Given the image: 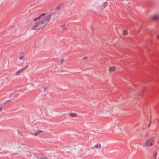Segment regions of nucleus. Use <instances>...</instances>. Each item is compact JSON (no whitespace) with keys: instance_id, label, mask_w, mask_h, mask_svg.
<instances>
[{"instance_id":"obj_1","label":"nucleus","mask_w":159,"mask_h":159,"mask_svg":"<svg viewBox=\"0 0 159 159\" xmlns=\"http://www.w3.org/2000/svg\"><path fill=\"white\" fill-rule=\"evenodd\" d=\"M52 15H46V13L42 14L38 17L35 18L33 20L36 21L39 19V20L35 23L31 28L33 30H36L43 28L47 25L51 19Z\"/></svg>"},{"instance_id":"obj_2","label":"nucleus","mask_w":159,"mask_h":159,"mask_svg":"<svg viewBox=\"0 0 159 159\" xmlns=\"http://www.w3.org/2000/svg\"><path fill=\"white\" fill-rule=\"evenodd\" d=\"M154 141L155 140L153 138H149L146 140V145L147 146L150 147L153 144Z\"/></svg>"},{"instance_id":"obj_3","label":"nucleus","mask_w":159,"mask_h":159,"mask_svg":"<svg viewBox=\"0 0 159 159\" xmlns=\"http://www.w3.org/2000/svg\"><path fill=\"white\" fill-rule=\"evenodd\" d=\"M28 66V65H27L25 67L22 68L21 69L19 70L17 72H16L15 73V75H18L20 74L24 70H25Z\"/></svg>"},{"instance_id":"obj_4","label":"nucleus","mask_w":159,"mask_h":159,"mask_svg":"<svg viewBox=\"0 0 159 159\" xmlns=\"http://www.w3.org/2000/svg\"><path fill=\"white\" fill-rule=\"evenodd\" d=\"M108 70L110 72H113L116 71V68L115 66H112L109 67Z\"/></svg>"},{"instance_id":"obj_5","label":"nucleus","mask_w":159,"mask_h":159,"mask_svg":"<svg viewBox=\"0 0 159 159\" xmlns=\"http://www.w3.org/2000/svg\"><path fill=\"white\" fill-rule=\"evenodd\" d=\"M68 115L72 117H75L77 116V114L75 113L70 112L68 114Z\"/></svg>"},{"instance_id":"obj_6","label":"nucleus","mask_w":159,"mask_h":159,"mask_svg":"<svg viewBox=\"0 0 159 159\" xmlns=\"http://www.w3.org/2000/svg\"><path fill=\"white\" fill-rule=\"evenodd\" d=\"M43 132V131L41 130H39L37 131L35 133L34 135V136H37L40 134L42 133Z\"/></svg>"},{"instance_id":"obj_7","label":"nucleus","mask_w":159,"mask_h":159,"mask_svg":"<svg viewBox=\"0 0 159 159\" xmlns=\"http://www.w3.org/2000/svg\"><path fill=\"white\" fill-rule=\"evenodd\" d=\"M63 3H60L58 6L56 7L55 8V10H57V11L59 10L61 7L63 6Z\"/></svg>"},{"instance_id":"obj_8","label":"nucleus","mask_w":159,"mask_h":159,"mask_svg":"<svg viewBox=\"0 0 159 159\" xmlns=\"http://www.w3.org/2000/svg\"><path fill=\"white\" fill-rule=\"evenodd\" d=\"M152 19L153 20H159V15H154L152 17Z\"/></svg>"},{"instance_id":"obj_9","label":"nucleus","mask_w":159,"mask_h":159,"mask_svg":"<svg viewBox=\"0 0 159 159\" xmlns=\"http://www.w3.org/2000/svg\"><path fill=\"white\" fill-rule=\"evenodd\" d=\"M25 54L24 53H22L20 54L19 58L20 60H23L25 59Z\"/></svg>"},{"instance_id":"obj_10","label":"nucleus","mask_w":159,"mask_h":159,"mask_svg":"<svg viewBox=\"0 0 159 159\" xmlns=\"http://www.w3.org/2000/svg\"><path fill=\"white\" fill-rule=\"evenodd\" d=\"M65 61V59L63 58H61L60 60L58 62V64L59 65H61Z\"/></svg>"},{"instance_id":"obj_11","label":"nucleus","mask_w":159,"mask_h":159,"mask_svg":"<svg viewBox=\"0 0 159 159\" xmlns=\"http://www.w3.org/2000/svg\"><path fill=\"white\" fill-rule=\"evenodd\" d=\"M122 34L123 35L125 36L128 34V32L126 30H124L122 31Z\"/></svg>"},{"instance_id":"obj_12","label":"nucleus","mask_w":159,"mask_h":159,"mask_svg":"<svg viewBox=\"0 0 159 159\" xmlns=\"http://www.w3.org/2000/svg\"><path fill=\"white\" fill-rule=\"evenodd\" d=\"M101 145L100 144L98 143L93 148H96L97 149H99L101 148Z\"/></svg>"},{"instance_id":"obj_13","label":"nucleus","mask_w":159,"mask_h":159,"mask_svg":"<svg viewBox=\"0 0 159 159\" xmlns=\"http://www.w3.org/2000/svg\"><path fill=\"white\" fill-rule=\"evenodd\" d=\"M107 2H104L102 6V9H104L105 8V7L107 6Z\"/></svg>"},{"instance_id":"obj_14","label":"nucleus","mask_w":159,"mask_h":159,"mask_svg":"<svg viewBox=\"0 0 159 159\" xmlns=\"http://www.w3.org/2000/svg\"><path fill=\"white\" fill-rule=\"evenodd\" d=\"M61 28L63 30H66L67 29V27L65 25H62L61 26Z\"/></svg>"},{"instance_id":"obj_15","label":"nucleus","mask_w":159,"mask_h":159,"mask_svg":"<svg viewBox=\"0 0 159 159\" xmlns=\"http://www.w3.org/2000/svg\"><path fill=\"white\" fill-rule=\"evenodd\" d=\"M157 153H156V152H155L154 153V155H153V156L154 157H155L156 156H157Z\"/></svg>"},{"instance_id":"obj_16","label":"nucleus","mask_w":159,"mask_h":159,"mask_svg":"<svg viewBox=\"0 0 159 159\" xmlns=\"http://www.w3.org/2000/svg\"><path fill=\"white\" fill-rule=\"evenodd\" d=\"M2 105H0V111H2Z\"/></svg>"},{"instance_id":"obj_17","label":"nucleus","mask_w":159,"mask_h":159,"mask_svg":"<svg viewBox=\"0 0 159 159\" xmlns=\"http://www.w3.org/2000/svg\"><path fill=\"white\" fill-rule=\"evenodd\" d=\"M88 57H85L83 58V59H88Z\"/></svg>"},{"instance_id":"obj_18","label":"nucleus","mask_w":159,"mask_h":159,"mask_svg":"<svg viewBox=\"0 0 159 159\" xmlns=\"http://www.w3.org/2000/svg\"><path fill=\"white\" fill-rule=\"evenodd\" d=\"M157 39H159V35L158 34L157 36Z\"/></svg>"},{"instance_id":"obj_19","label":"nucleus","mask_w":159,"mask_h":159,"mask_svg":"<svg viewBox=\"0 0 159 159\" xmlns=\"http://www.w3.org/2000/svg\"><path fill=\"white\" fill-rule=\"evenodd\" d=\"M42 159H48V158L47 157H45L42 158Z\"/></svg>"},{"instance_id":"obj_20","label":"nucleus","mask_w":159,"mask_h":159,"mask_svg":"<svg viewBox=\"0 0 159 159\" xmlns=\"http://www.w3.org/2000/svg\"><path fill=\"white\" fill-rule=\"evenodd\" d=\"M126 0L128 1V0Z\"/></svg>"}]
</instances>
